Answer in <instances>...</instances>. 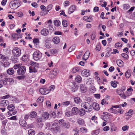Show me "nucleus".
Returning a JSON list of instances; mask_svg holds the SVG:
<instances>
[{
	"instance_id": "obj_43",
	"label": "nucleus",
	"mask_w": 135,
	"mask_h": 135,
	"mask_svg": "<svg viewBox=\"0 0 135 135\" xmlns=\"http://www.w3.org/2000/svg\"><path fill=\"white\" fill-rule=\"evenodd\" d=\"M36 121L38 123H40L42 121H44L43 119H42V117H39L37 118Z\"/></svg>"
},
{
	"instance_id": "obj_55",
	"label": "nucleus",
	"mask_w": 135,
	"mask_h": 135,
	"mask_svg": "<svg viewBox=\"0 0 135 135\" xmlns=\"http://www.w3.org/2000/svg\"><path fill=\"white\" fill-rule=\"evenodd\" d=\"M135 7H131L130 9L127 12L128 13H131L134 10V9L135 8Z\"/></svg>"
},
{
	"instance_id": "obj_8",
	"label": "nucleus",
	"mask_w": 135,
	"mask_h": 135,
	"mask_svg": "<svg viewBox=\"0 0 135 135\" xmlns=\"http://www.w3.org/2000/svg\"><path fill=\"white\" fill-rule=\"evenodd\" d=\"M26 68L24 66H22L19 68L17 70V72L19 75H23L25 73Z\"/></svg>"
},
{
	"instance_id": "obj_38",
	"label": "nucleus",
	"mask_w": 135,
	"mask_h": 135,
	"mask_svg": "<svg viewBox=\"0 0 135 135\" xmlns=\"http://www.w3.org/2000/svg\"><path fill=\"white\" fill-rule=\"evenodd\" d=\"M80 89L82 92L84 93L86 90V87L82 85H80Z\"/></svg>"
},
{
	"instance_id": "obj_51",
	"label": "nucleus",
	"mask_w": 135,
	"mask_h": 135,
	"mask_svg": "<svg viewBox=\"0 0 135 135\" xmlns=\"http://www.w3.org/2000/svg\"><path fill=\"white\" fill-rule=\"evenodd\" d=\"M79 70V69L78 68H75L73 69L72 70V73H76L77 71Z\"/></svg>"
},
{
	"instance_id": "obj_47",
	"label": "nucleus",
	"mask_w": 135,
	"mask_h": 135,
	"mask_svg": "<svg viewBox=\"0 0 135 135\" xmlns=\"http://www.w3.org/2000/svg\"><path fill=\"white\" fill-rule=\"evenodd\" d=\"M130 7V6L127 4H125L123 5V7L124 9H129Z\"/></svg>"
},
{
	"instance_id": "obj_39",
	"label": "nucleus",
	"mask_w": 135,
	"mask_h": 135,
	"mask_svg": "<svg viewBox=\"0 0 135 135\" xmlns=\"http://www.w3.org/2000/svg\"><path fill=\"white\" fill-rule=\"evenodd\" d=\"M63 26L64 27H66L68 25V21L65 20H63L62 22Z\"/></svg>"
},
{
	"instance_id": "obj_5",
	"label": "nucleus",
	"mask_w": 135,
	"mask_h": 135,
	"mask_svg": "<svg viewBox=\"0 0 135 135\" xmlns=\"http://www.w3.org/2000/svg\"><path fill=\"white\" fill-rule=\"evenodd\" d=\"M42 57V54L38 50L35 51L33 54V57L34 60H38L41 59Z\"/></svg>"
},
{
	"instance_id": "obj_50",
	"label": "nucleus",
	"mask_w": 135,
	"mask_h": 135,
	"mask_svg": "<svg viewBox=\"0 0 135 135\" xmlns=\"http://www.w3.org/2000/svg\"><path fill=\"white\" fill-rule=\"evenodd\" d=\"M9 65V62H4L3 64V66L5 67H8Z\"/></svg>"
},
{
	"instance_id": "obj_1",
	"label": "nucleus",
	"mask_w": 135,
	"mask_h": 135,
	"mask_svg": "<svg viewBox=\"0 0 135 135\" xmlns=\"http://www.w3.org/2000/svg\"><path fill=\"white\" fill-rule=\"evenodd\" d=\"M21 4V2L19 0H15L11 2L9 6L12 9H15L20 6Z\"/></svg>"
},
{
	"instance_id": "obj_27",
	"label": "nucleus",
	"mask_w": 135,
	"mask_h": 135,
	"mask_svg": "<svg viewBox=\"0 0 135 135\" xmlns=\"http://www.w3.org/2000/svg\"><path fill=\"white\" fill-rule=\"evenodd\" d=\"M7 83L6 81L4 80H2L0 81V88L2 87L3 85H6Z\"/></svg>"
},
{
	"instance_id": "obj_45",
	"label": "nucleus",
	"mask_w": 135,
	"mask_h": 135,
	"mask_svg": "<svg viewBox=\"0 0 135 135\" xmlns=\"http://www.w3.org/2000/svg\"><path fill=\"white\" fill-rule=\"evenodd\" d=\"M75 48V47L74 46H72L69 49L68 51L69 52H71L73 51Z\"/></svg>"
},
{
	"instance_id": "obj_62",
	"label": "nucleus",
	"mask_w": 135,
	"mask_h": 135,
	"mask_svg": "<svg viewBox=\"0 0 135 135\" xmlns=\"http://www.w3.org/2000/svg\"><path fill=\"white\" fill-rule=\"evenodd\" d=\"M122 56L125 58L127 59L128 57V55L126 54L123 53L122 54Z\"/></svg>"
},
{
	"instance_id": "obj_59",
	"label": "nucleus",
	"mask_w": 135,
	"mask_h": 135,
	"mask_svg": "<svg viewBox=\"0 0 135 135\" xmlns=\"http://www.w3.org/2000/svg\"><path fill=\"white\" fill-rule=\"evenodd\" d=\"M40 8L42 9V11H45L46 10V7L43 5H42L40 6Z\"/></svg>"
},
{
	"instance_id": "obj_58",
	"label": "nucleus",
	"mask_w": 135,
	"mask_h": 135,
	"mask_svg": "<svg viewBox=\"0 0 135 135\" xmlns=\"http://www.w3.org/2000/svg\"><path fill=\"white\" fill-rule=\"evenodd\" d=\"M31 5L32 6L35 8H36L38 6V4L35 2L32 3H31Z\"/></svg>"
},
{
	"instance_id": "obj_25",
	"label": "nucleus",
	"mask_w": 135,
	"mask_h": 135,
	"mask_svg": "<svg viewBox=\"0 0 135 135\" xmlns=\"http://www.w3.org/2000/svg\"><path fill=\"white\" fill-rule=\"evenodd\" d=\"M83 20L89 22L91 21L92 20V17L91 16L89 17L84 16L83 17Z\"/></svg>"
},
{
	"instance_id": "obj_33",
	"label": "nucleus",
	"mask_w": 135,
	"mask_h": 135,
	"mask_svg": "<svg viewBox=\"0 0 135 135\" xmlns=\"http://www.w3.org/2000/svg\"><path fill=\"white\" fill-rule=\"evenodd\" d=\"M126 76L127 78H129L131 75V72L130 70H128L125 73Z\"/></svg>"
},
{
	"instance_id": "obj_49",
	"label": "nucleus",
	"mask_w": 135,
	"mask_h": 135,
	"mask_svg": "<svg viewBox=\"0 0 135 135\" xmlns=\"http://www.w3.org/2000/svg\"><path fill=\"white\" fill-rule=\"evenodd\" d=\"M11 95H10L9 94H7L4 96L2 97V98L3 99H8V98H11Z\"/></svg>"
},
{
	"instance_id": "obj_2",
	"label": "nucleus",
	"mask_w": 135,
	"mask_h": 135,
	"mask_svg": "<svg viewBox=\"0 0 135 135\" xmlns=\"http://www.w3.org/2000/svg\"><path fill=\"white\" fill-rule=\"evenodd\" d=\"M9 111L8 112V114L10 116L15 114L17 113V111L15 109V107L13 104H11L7 107Z\"/></svg>"
},
{
	"instance_id": "obj_36",
	"label": "nucleus",
	"mask_w": 135,
	"mask_h": 135,
	"mask_svg": "<svg viewBox=\"0 0 135 135\" xmlns=\"http://www.w3.org/2000/svg\"><path fill=\"white\" fill-rule=\"evenodd\" d=\"M37 113L36 112L33 111L30 114V116L32 118H34L36 117Z\"/></svg>"
},
{
	"instance_id": "obj_9",
	"label": "nucleus",
	"mask_w": 135,
	"mask_h": 135,
	"mask_svg": "<svg viewBox=\"0 0 135 135\" xmlns=\"http://www.w3.org/2000/svg\"><path fill=\"white\" fill-rule=\"evenodd\" d=\"M116 92L122 98L125 99L126 98V95L124 94V91L120 90V89H118L116 90Z\"/></svg>"
},
{
	"instance_id": "obj_61",
	"label": "nucleus",
	"mask_w": 135,
	"mask_h": 135,
	"mask_svg": "<svg viewBox=\"0 0 135 135\" xmlns=\"http://www.w3.org/2000/svg\"><path fill=\"white\" fill-rule=\"evenodd\" d=\"M43 101V98L41 97H39L37 100V102H42Z\"/></svg>"
},
{
	"instance_id": "obj_56",
	"label": "nucleus",
	"mask_w": 135,
	"mask_h": 135,
	"mask_svg": "<svg viewBox=\"0 0 135 135\" xmlns=\"http://www.w3.org/2000/svg\"><path fill=\"white\" fill-rule=\"evenodd\" d=\"M129 128V126H125L122 127V129L124 131L127 130Z\"/></svg>"
},
{
	"instance_id": "obj_40",
	"label": "nucleus",
	"mask_w": 135,
	"mask_h": 135,
	"mask_svg": "<svg viewBox=\"0 0 135 135\" xmlns=\"http://www.w3.org/2000/svg\"><path fill=\"white\" fill-rule=\"evenodd\" d=\"M35 132L32 129H30L28 131V133L29 135H34Z\"/></svg>"
},
{
	"instance_id": "obj_42",
	"label": "nucleus",
	"mask_w": 135,
	"mask_h": 135,
	"mask_svg": "<svg viewBox=\"0 0 135 135\" xmlns=\"http://www.w3.org/2000/svg\"><path fill=\"white\" fill-rule=\"evenodd\" d=\"M122 46V45L119 42L115 44V46L116 48H118L120 47H121Z\"/></svg>"
},
{
	"instance_id": "obj_3",
	"label": "nucleus",
	"mask_w": 135,
	"mask_h": 135,
	"mask_svg": "<svg viewBox=\"0 0 135 135\" xmlns=\"http://www.w3.org/2000/svg\"><path fill=\"white\" fill-rule=\"evenodd\" d=\"M81 106L82 107L85 108V112H90L92 109L91 105L88 102H84L82 103Z\"/></svg>"
},
{
	"instance_id": "obj_17",
	"label": "nucleus",
	"mask_w": 135,
	"mask_h": 135,
	"mask_svg": "<svg viewBox=\"0 0 135 135\" xmlns=\"http://www.w3.org/2000/svg\"><path fill=\"white\" fill-rule=\"evenodd\" d=\"M10 100L13 103H18L19 102V100L16 97L11 95Z\"/></svg>"
},
{
	"instance_id": "obj_14",
	"label": "nucleus",
	"mask_w": 135,
	"mask_h": 135,
	"mask_svg": "<svg viewBox=\"0 0 135 135\" xmlns=\"http://www.w3.org/2000/svg\"><path fill=\"white\" fill-rule=\"evenodd\" d=\"M76 6L74 5H71L69 8L68 10V13L70 14L73 13L75 11L76 8Z\"/></svg>"
},
{
	"instance_id": "obj_26",
	"label": "nucleus",
	"mask_w": 135,
	"mask_h": 135,
	"mask_svg": "<svg viewBox=\"0 0 135 135\" xmlns=\"http://www.w3.org/2000/svg\"><path fill=\"white\" fill-rule=\"evenodd\" d=\"M93 80L91 78H89L87 80V81L86 82V83L88 85H91L93 84Z\"/></svg>"
},
{
	"instance_id": "obj_10",
	"label": "nucleus",
	"mask_w": 135,
	"mask_h": 135,
	"mask_svg": "<svg viewBox=\"0 0 135 135\" xmlns=\"http://www.w3.org/2000/svg\"><path fill=\"white\" fill-rule=\"evenodd\" d=\"M39 91L42 94L46 95L49 93V90L45 88H41L39 90Z\"/></svg>"
},
{
	"instance_id": "obj_32",
	"label": "nucleus",
	"mask_w": 135,
	"mask_h": 135,
	"mask_svg": "<svg viewBox=\"0 0 135 135\" xmlns=\"http://www.w3.org/2000/svg\"><path fill=\"white\" fill-rule=\"evenodd\" d=\"M70 103V102L69 101L63 102L61 103V106L62 107H63L64 106L66 107Z\"/></svg>"
},
{
	"instance_id": "obj_64",
	"label": "nucleus",
	"mask_w": 135,
	"mask_h": 135,
	"mask_svg": "<svg viewBox=\"0 0 135 135\" xmlns=\"http://www.w3.org/2000/svg\"><path fill=\"white\" fill-rule=\"evenodd\" d=\"M96 49L98 51H99L101 49L100 45L99 44L97 45L96 47Z\"/></svg>"
},
{
	"instance_id": "obj_60",
	"label": "nucleus",
	"mask_w": 135,
	"mask_h": 135,
	"mask_svg": "<svg viewBox=\"0 0 135 135\" xmlns=\"http://www.w3.org/2000/svg\"><path fill=\"white\" fill-rule=\"evenodd\" d=\"M25 77V76H17V78L19 80H21L23 79Z\"/></svg>"
},
{
	"instance_id": "obj_54",
	"label": "nucleus",
	"mask_w": 135,
	"mask_h": 135,
	"mask_svg": "<svg viewBox=\"0 0 135 135\" xmlns=\"http://www.w3.org/2000/svg\"><path fill=\"white\" fill-rule=\"evenodd\" d=\"M55 87L54 85H51L49 88V91H50L53 90L55 89Z\"/></svg>"
},
{
	"instance_id": "obj_21",
	"label": "nucleus",
	"mask_w": 135,
	"mask_h": 135,
	"mask_svg": "<svg viewBox=\"0 0 135 135\" xmlns=\"http://www.w3.org/2000/svg\"><path fill=\"white\" fill-rule=\"evenodd\" d=\"M79 109L76 107H74L72 109V113L74 115L77 114L78 113Z\"/></svg>"
},
{
	"instance_id": "obj_24",
	"label": "nucleus",
	"mask_w": 135,
	"mask_h": 135,
	"mask_svg": "<svg viewBox=\"0 0 135 135\" xmlns=\"http://www.w3.org/2000/svg\"><path fill=\"white\" fill-rule=\"evenodd\" d=\"M30 64L31 65V66L38 68L39 66V64L33 61H31L30 63Z\"/></svg>"
},
{
	"instance_id": "obj_48",
	"label": "nucleus",
	"mask_w": 135,
	"mask_h": 135,
	"mask_svg": "<svg viewBox=\"0 0 135 135\" xmlns=\"http://www.w3.org/2000/svg\"><path fill=\"white\" fill-rule=\"evenodd\" d=\"M80 130L81 132L83 133H86L87 132V129L86 128L82 127L80 128Z\"/></svg>"
},
{
	"instance_id": "obj_11",
	"label": "nucleus",
	"mask_w": 135,
	"mask_h": 135,
	"mask_svg": "<svg viewBox=\"0 0 135 135\" xmlns=\"http://www.w3.org/2000/svg\"><path fill=\"white\" fill-rule=\"evenodd\" d=\"M49 33V30L46 28H43L41 31V34L43 36H47Z\"/></svg>"
},
{
	"instance_id": "obj_23",
	"label": "nucleus",
	"mask_w": 135,
	"mask_h": 135,
	"mask_svg": "<svg viewBox=\"0 0 135 135\" xmlns=\"http://www.w3.org/2000/svg\"><path fill=\"white\" fill-rule=\"evenodd\" d=\"M116 63L118 66L119 67H122L124 65V62L121 60H119L116 61Z\"/></svg>"
},
{
	"instance_id": "obj_35",
	"label": "nucleus",
	"mask_w": 135,
	"mask_h": 135,
	"mask_svg": "<svg viewBox=\"0 0 135 135\" xmlns=\"http://www.w3.org/2000/svg\"><path fill=\"white\" fill-rule=\"evenodd\" d=\"M54 24L56 26H59L61 24L60 21L58 20H56L54 21Z\"/></svg>"
},
{
	"instance_id": "obj_44",
	"label": "nucleus",
	"mask_w": 135,
	"mask_h": 135,
	"mask_svg": "<svg viewBox=\"0 0 135 135\" xmlns=\"http://www.w3.org/2000/svg\"><path fill=\"white\" fill-rule=\"evenodd\" d=\"M33 43L36 44V45H37L39 42V40L38 38H35L33 41Z\"/></svg>"
},
{
	"instance_id": "obj_16",
	"label": "nucleus",
	"mask_w": 135,
	"mask_h": 135,
	"mask_svg": "<svg viewBox=\"0 0 135 135\" xmlns=\"http://www.w3.org/2000/svg\"><path fill=\"white\" fill-rule=\"evenodd\" d=\"M89 55V51H86L83 56V59L84 60H85V61L86 62V60L88 58Z\"/></svg>"
},
{
	"instance_id": "obj_12",
	"label": "nucleus",
	"mask_w": 135,
	"mask_h": 135,
	"mask_svg": "<svg viewBox=\"0 0 135 135\" xmlns=\"http://www.w3.org/2000/svg\"><path fill=\"white\" fill-rule=\"evenodd\" d=\"M0 104L2 106L6 107L9 104V102L8 100L4 99L1 101Z\"/></svg>"
},
{
	"instance_id": "obj_30",
	"label": "nucleus",
	"mask_w": 135,
	"mask_h": 135,
	"mask_svg": "<svg viewBox=\"0 0 135 135\" xmlns=\"http://www.w3.org/2000/svg\"><path fill=\"white\" fill-rule=\"evenodd\" d=\"M29 72L30 73H35L37 72V70L35 67H29Z\"/></svg>"
},
{
	"instance_id": "obj_20",
	"label": "nucleus",
	"mask_w": 135,
	"mask_h": 135,
	"mask_svg": "<svg viewBox=\"0 0 135 135\" xmlns=\"http://www.w3.org/2000/svg\"><path fill=\"white\" fill-rule=\"evenodd\" d=\"M93 108L97 110H98L99 109V107L98 104L95 103H94L92 105Z\"/></svg>"
},
{
	"instance_id": "obj_34",
	"label": "nucleus",
	"mask_w": 135,
	"mask_h": 135,
	"mask_svg": "<svg viewBox=\"0 0 135 135\" xmlns=\"http://www.w3.org/2000/svg\"><path fill=\"white\" fill-rule=\"evenodd\" d=\"M81 100L80 98L78 97H76L74 99V101L75 103L78 104L81 102Z\"/></svg>"
},
{
	"instance_id": "obj_13",
	"label": "nucleus",
	"mask_w": 135,
	"mask_h": 135,
	"mask_svg": "<svg viewBox=\"0 0 135 135\" xmlns=\"http://www.w3.org/2000/svg\"><path fill=\"white\" fill-rule=\"evenodd\" d=\"M42 119L44 121L47 120L49 117V114L47 112H44L42 115Z\"/></svg>"
},
{
	"instance_id": "obj_46",
	"label": "nucleus",
	"mask_w": 135,
	"mask_h": 135,
	"mask_svg": "<svg viewBox=\"0 0 135 135\" xmlns=\"http://www.w3.org/2000/svg\"><path fill=\"white\" fill-rule=\"evenodd\" d=\"M57 73V71L56 69H54L52 70L51 72V74L54 75H56Z\"/></svg>"
},
{
	"instance_id": "obj_57",
	"label": "nucleus",
	"mask_w": 135,
	"mask_h": 135,
	"mask_svg": "<svg viewBox=\"0 0 135 135\" xmlns=\"http://www.w3.org/2000/svg\"><path fill=\"white\" fill-rule=\"evenodd\" d=\"M58 51V50H56L55 49H52L51 50V52L53 54H55Z\"/></svg>"
},
{
	"instance_id": "obj_37",
	"label": "nucleus",
	"mask_w": 135,
	"mask_h": 135,
	"mask_svg": "<svg viewBox=\"0 0 135 135\" xmlns=\"http://www.w3.org/2000/svg\"><path fill=\"white\" fill-rule=\"evenodd\" d=\"M85 110H84L83 109H81L79 110L80 114L81 116L85 114Z\"/></svg>"
},
{
	"instance_id": "obj_53",
	"label": "nucleus",
	"mask_w": 135,
	"mask_h": 135,
	"mask_svg": "<svg viewBox=\"0 0 135 135\" xmlns=\"http://www.w3.org/2000/svg\"><path fill=\"white\" fill-rule=\"evenodd\" d=\"M17 60H18L17 58H15V57L13 56L12 57L11 60L13 61L14 63H16L17 61Z\"/></svg>"
},
{
	"instance_id": "obj_28",
	"label": "nucleus",
	"mask_w": 135,
	"mask_h": 135,
	"mask_svg": "<svg viewBox=\"0 0 135 135\" xmlns=\"http://www.w3.org/2000/svg\"><path fill=\"white\" fill-rule=\"evenodd\" d=\"M108 111L110 112L115 114H117L118 113H119V111H117L115 109H114L112 107L110 109H109Z\"/></svg>"
},
{
	"instance_id": "obj_4",
	"label": "nucleus",
	"mask_w": 135,
	"mask_h": 135,
	"mask_svg": "<svg viewBox=\"0 0 135 135\" xmlns=\"http://www.w3.org/2000/svg\"><path fill=\"white\" fill-rule=\"evenodd\" d=\"M58 122L60 126L62 127L67 129L69 127L70 125L69 123L67 122H65L63 119L59 120Z\"/></svg>"
},
{
	"instance_id": "obj_52",
	"label": "nucleus",
	"mask_w": 135,
	"mask_h": 135,
	"mask_svg": "<svg viewBox=\"0 0 135 135\" xmlns=\"http://www.w3.org/2000/svg\"><path fill=\"white\" fill-rule=\"evenodd\" d=\"M65 116L66 117H68L71 116L72 114L70 112H67L65 113Z\"/></svg>"
},
{
	"instance_id": "obj_7",
	"label": "nucleus",
	"mask_w": 135,
	"mask_h": 135,
	"mask_svg": "<svg viewBox=\"0 0 135 135\" xmlns=\"http://www.w3.org/2000/svg\"><path fill=\"white\" fill-rule=\"evenodd\" d=\"M12 53L16 56L19 57L21 55V51L19 48L18 47H15L12 50Z\"/></svg>"
},
{
	"instance_id": "obj_31",
	"label": "nucleus",
	"mask_w": 135,
	"mask_h": 135,
	"mask_svg": "<svg viewBox=\"0 0 135 135\" xmlns=\"http://www.w3.org/2000/svg\"><path fill=\"white\" fill-rule=\"evenodd\" d=\"M78 88V86L77 85H74L71 88V90L73 92H75L76 91Z\"/></svg>"
},
{
	"instance_id": "obj_19",
	"label": "nucleus",
	"mask_w": 135,
	"mask_h": 135,
	"mask_svg": "<svg viewBox=\"0 0 135 135\" xmlns=\"http://www.w3.org/2000/svg\"><path fill=\"white\" fill-rule=\"evenodd\" d=\"M81 74L85 77H88L89 76V71H88L86 70H83L81 72Z\"/></svg>"
},
{
	"instance_id": "obj_41",
	"label": "nucleus",
	"mask_w": 135,
	"mask_h": 135,
	"mask_svg": "<svg viewBox=\"0 0 135 135\" xmlns=\"http://www.w3.org/2000/svg\"><path fill=\"white\" fill-rule=\"evenodd\" d=\"M75 79L77 82L78 83H80L81 80V78L80 76H78L76 77Z\"/></svg>"
},
{
	"instance_id": "obj_63",
	"label": "nucleus",
	"mask_w": 135,
	"mask_h": 135,
	"mask_svg": "<svg viewBox=\"0 0 135 135\" xmlns=\"http://www.w3.org/2000/svg\"><path fill=\"white\" fill-rule=\"evenodd\" d=\"M0 58L1 59L3 60H6L7 59V57H5L4 55H3L2 54H0Z\"/></svg>"
},
{
	"instance_id": "obj_22",
	"label": "nucleus",
	"mask_w": 135,
	"mask_h": 135,
	"mask_svg": "<svg viewBox=\"0 0 135 135\" xmlns=\"http://www.w3.org/2000/svg\"><path fill=\"white\" fill-rule=\"evenodd\" d=\"M19 123L23 127H25L27 125L26 121L23 119H21L20 120Z\"/></svg>"
},
{
	"instance_id": "obj_18",
	"label": "nucleus",
	"mask_w": 135,
	"mask_h": 135,
	"mask_svg": "<svg viewBox=\"0 0 135 135\" xmlns=\"http://www.w3.org/2000/svg\"><path fill=\"white\" fill-rule=\"evenodd\" d=\"M52 41L54 44H57L60 42V40L59 37L56 36L53 38Z\"/></svg>"
},
{
	"instance_id": "obj_15",
	"label": "nucleus",
	"mask_w": 135,
	"mask_h": 135,
	"mask_svg": "<svg viewBox=\"0 0 135 135\" xmlns=\"http://www.w3.org/2000/svg\"><path fill=\"white\" fill-rule=\"evenodd\" d=\"M77 123L80 125L84 126L85 125V122L84 120L81 118H79L78 119Z\"/></svg>"
},
{
	"instance_id": "obj_6",
	"label": "nucleus",
	"mask_w": 135,
	"mask_h": 135,
	"mask_svg": "<svg viewBox=\"0 0 135 135\" xmlns=\"http://www.w3.org/2000/svg\"><path fill=\"white\" fill-rule=\"evenodd\" d=\"M51 130L55 133H57L59 132L58 126L57 123H54L52 124Z\"/></svg>"
},
{
	"instance_id": "obj_29",
	"label": "nucleus",
	"mask_w": 135,
	"mask_h": 135,
	"mask_svg": "<svg viewBox=\"0 0 135 135\" xmlns=\"http://www.w3.org/2000/svg\"><path fill=\"white\" fill-rule=\"evenodd\" d=\"M14 71L12 68H10L7 70V73L9 75H12L13 74Z\"/></svg>"
}]
</instances>
